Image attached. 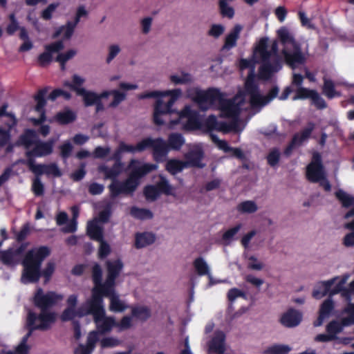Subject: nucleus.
Segmentation results:
<instances>
[{
    "label": "nucleus",
    "instance_id": "nucleus-1",
    "mask_svg": "<svg viewBox=\"0 0 354 354\" xmlns=\"http://www.w3.org/2000/svg\"><path fill=\"white\" fill-rule=\"evenodd\" d=\"M257 63L261 64L259 72L261 79H268L273 73L280 69L277 41H270L268 37L259 39L254 46L252 59L240 60V69L250 68V71L245 83L244 91H240L233 98L227 99L225 93L215 88L203 91L194 87L187 91L188 97L201 109H216L220 111L221 116L232 120L230 123L220 122L214 115H209L205 122L208 129L225 133L231 131L240 133L245 126V122L239 118L243 111L249 108L259 111L277 97L279 92L277 87L272 88L267 95L261 94L254 81L255 64Z\"/></svg>",
    "mask_w": 354,
    "mask_h": 354
},
{
    "label": "nucleus",
    "instance_id": "nucleus-2",
    "mask_svg": "<svg viewBox=\"0 0 354 354\" xmlns=\"http://www.w3.org/2000/svg\"><path fill=\"white\" fill-rule=\"evenodd\" d=\"M64 296L55 292L44 293L41 288H38L34 296V304L41 309L39 315L30 311L27 317L28 333L22 338L21 343L17 347V354H28L30 346L27 345L28 339L32 330L49 329L55 323L57 315L48 308L62 301ZM13 354V353H8Z\"/></svg>",
    "mask_w": 354,
    "mask_h": 354
},
{
    "label": "nucleus",
    "instance_id": "nucleus-3",
    "mask_svg": "<svg viewBox=\"0 0 354 354\" xmlns=\"http://www.w3.org/2000/svg\"><path fill=\"white\" fill-rule=\"evenodd\" d=\"M49 254L50 249L46 246L33 248L27 252L22 261L24 270L21 281L23 283L37 282L41 275L46 279L45 282L49 281L55 269V263L50 261L42 272L40 270L42 261Z\"/></svg>",
    "mask_w": 354,
    "mask_h": 354
},
{
    "label": "nucleus",
    "instance_id": "nucleus-4",
    "mask_svg": "<svg viewBox=\"0 0 354 354\" xmlns=\"http://www.w3.org/2000/svg\"><path fill=\"white\" fill-rule=\"evenodd\" d=\"M350 277L348 273H346L328 280L317 282L313 291V297L319 299L328 294L329 297L331 298L332 296L340 293L341 297L346 302L350 303L354 299V280L348 284V287L346 286Z\"/></svg>",
    "mask_w": 354,
    "mask_h": 354
},
{
    "label": "nucleus",
    "instance_id": "nucleus-5",
    "mask_svg": "<svg viewBox=\"0 0 354 354\" xmlns=\"http://www.w3.org/2000/svg\"><path fill=\"white\" fill-rule=\"evenodd\" d=\"M129 168L131 169V172L127 179L124 181L114 180L109 185V189L113 197L121 194H132L137 189L140 183V178L150 171L156 169L157 165L152 164L140 165L138 160H132L130 162Z\"/></svg>",
    "mask_w": 354,
    "mask_h": 354
},
{
    "label": "nucleus",
    "instance_id": "nucleus-6",
    "mask_svg": "<svg viewBox=\"0 0 354 354\" xmlns=\"http://www.w3.org/2000/svg\"><path fill=\"white\" fill-rule=\"evenodd\" d=\"M182 95L180 88L167 90L165 91H153L140 95V98H157L154 107L153 120L156 124H162L169 115L173 113L172 106Z\"/></svg>",
    "mask_w": 354,
    "mask_h": 354
},
{
    "label": "nucleus",
    "instance_id": "nucleus-7",
    "mask_svg": "<svg viewBox=\"0 0 354 354\" xmlns=\"http://www.w3.org/2000/svg\"><path fill=\"white\" fill-rule=\"evenodd\" d=\"M107 276L105 281L102 283V272L100 266L95 264L93 267L92 279L94 286L91 290V297L95 299H102L101 293L110 292L112 286L115 285V280L123 268L120 259L107 261Z\"/></svg>",
    "mask_w": 354,
    "mask_h": 354
},
{
    "label": "nucleus",
    "instance_id": "nucleus-8",
    "mask_svg": "<svg viewBox=\"0 0 354 354\" xmlns=\"http://www.w3.org/2000/svg\"><path fill=\"white\" fill-rule=\"evenodd\" d=\"M277 35L283 46L282 53L286 63L292 69L304 64L307 52L301 50L300 44L295 41L292 32L288 28L281 27L277 30Z\"/></svg>",
    "mask_w": 354,
    "mask_h": 354
},
{
    "label": "nucleus",
    "instance_id": "nucleus-9",
    "mask_svg": "<svg viewBox=\"0 0 354 354\" xmlns=\"http://www.w3.org/2000/svg\"><path fill=\"white\" fill-rule=\"evenodd\" d=\"M78 301V295L77 294L68 295L66 300V306L60 315L62 321H72L75 322L77 319L91 314L93 308L92 305L95 299L91 297L80 306H77Z\"/></svg>",
    "mask_w": 354,
    "mask_h": 354
},
{
    "label": "nucleus",
    "instance_id": "nucleus-10",
    "mask_svg": "<svg viewBox=\"0 0 354 354\" xmlns=\"http://www.w3.org/2000/svg\"><path fill=\"white\" fill-rule=\"evenodd\" d=\"M19 143L29 149L32 147V150H28L26 155L29 159H32V156L41 157L47 156L52 153L53 142H39L35 131L28 130L22 135L19 140Z\"/></svg>",
    "mask_w": 354,
    "mask_h": 354
},
{
    "label": "nucleus",
    "instance_id": "nucleus-11",
    "mask_svg": "<svg viewBox=\"0 0 354 354\" xmlns=\"http://www.w3.org/2000/svg\"><path fill=\"white\" fill-rule=\"evenodd\" d=\"M91 314L93 315L94 322L97 330L102 333L110 332L116 326V321L113 317L106 316L103 299H95L92 305Z\"/></svg>",
    "mask_w": 354,
    "mask_h": 354
},
{
    "label": "nucleus",
    "instance_id": "nucleus-12",
    "mask_svg": "<svg viewBox=\"0 0 354 354\" xmlns=\"http://www.w3.org/2000/svg\"><path fill=\"white\" fill-rule=\"evenodd\" d=\"M306 178L312 183H319L326 191L330 190L331 186L326 179L319 153H313L312 161L306 168Z\"/></svg>",
    "mask_w": 354,
    "mask_h": 354
},
{
    "label": "nucleus",
    "instance_id": "nucleus-13",
    "mask_svg": "<svg viewBox=\"0 0 354 354\" xmlns=\"http://www.w3.org/2000/svg\"><path fill=\"white\" fill-rule=\"evenodd\" d=\"M136 148L138 153L151 149L156 161H163L168 153L166 142L162 138H145L136 144Z\"/></svg>",
    "mask_w": 354,
    "mask_h": 354
},
{
    "label": "nucleus",
    "instance_id": "nucleus-14",
    "mask_svg": "<svg viewBox=\"0 0 354 354\" xmlns=\"http://www.w3.org/2000/svg\"><path fill=\"white\" fill-rule=\"evenodd\" d=\"M341 322L333 320L326 326V332L336 339L337 335L342 332L344 326L354 324V304L348 303V306L342 311Z\"/></svg>",
    "mask_w": 354,
    "mask_h": 354
},
{
    "label": "nucleus",
    "instance_id": "nucleus-15",
    "mask_svg": "<svg viewBox=\"0 0 354 354\" xmlns=\"http://www.w3.org/2000/svg\"><path fill=\"white\" fill-rule=\"evenodd\" d=\"M87 233L93 240L99 241L100 245L99 248V256L100 258H104L109 255L111 252L109 245L103 240V228L97 224V220L90 221L87 223Z\"/></svg>",
    "mask_w": 354,
    "mask_h": 354
},
{
    "label": "nucleus",
    "instance_id": "nucleus-16",
    "mask_svg": "<svg viewBox=\"0 0 354 354\" xmlns=\"http://www.w3.org/2000/svg\"><path fill=\"white\" fill-rule=\"evenodd\" d=\"M178 117L177 121L171 122V127L178 123H181L187 129H194L199 127L198 113L196 111L192 110L190 106H186L178 113Z\"/></svg>",
    "mask_w": 354,
    "mask_h": 354
},
{
    "label": "nucleus",
    "instance_id": "nucleus-17",
    "mask_svg": "<svg viewBox=\"0 0 354 354\" xmlns=\"http://www.w3.org/2000/svg\"><path fill=\"white\" fill-rule=\"evenodd\" d=\"M82 97L86 106L96 105V111H100L104 110V106L101 102L102 99L106 98L110 95L109 91H105L97 94L95 92L88 91L86 89L78 90V95Z\"/></svg>",
    "mask_w": 354,
    "mask_h": 354
},
{
    "label": "nucleus",
    "instance_id": "nucleus-18",
    "mask_svg": "<svg viewBox=\"0 0 354 354\" xmlns=\"http://www.w3.org/2000/svg\"><path fill=\"white\" fill-rule=\"evenodd\" d=\"M29 169L35 175L46 174L53 176H60L61 171L56 164L51 163L49 165H37L33 159H29L26 162Z\"/></svg>",
    "mask_w": 354,
    "mask_h": 354
},
{
    "label": "nucleus",
    "instance_id": "nucleus-19",
    "mask_svg": "<svg viewBox=\"0 0 354 354\" xmlns=\"http://www.w3.org/2000/svg\"><path fill=\"white\" fill-rule=\"evenodd\" d=\"M204 153L200 145L192 146L189 151L185 154V161L189 167L203 168L205 164L202 162Z\"/></svg>",
    "mask_w": 354,
    "mask_h": 354
},
{
    "label": "nucleus",
    "instance_id": "nucleus-20",
    "mask_svg": "<svg viewBox=\"0 0 354 354\" xmlns=\"http://www.w3.org/2000/svg\"><path fill=\"white\" fill-rule=\"evenodd\" d=\"M102 298L103 297H109L110 304L109 306V310L114 313H121L128 308V305L126 302L120 298V296L116 293L115 290V286H112V288L109 293H101Z\"/></svg>",
    "mask_w": 354,
    "mask_h": 354
},
{
    "label": "nucleus",
    "instance_id": "nucleus-21",
    "mask_svg": "<svg viewBox=\"0 0 354 354\" xmlns=\"http://www.w3.org/2000/svg\"><path fill=\"white\" fill-rule=\"evenodd\" d=\"M301 319L302 315L300 312L290 309L281 315L280 323L285 327L292 328L299 325Z\"/></svg>",
    "mask_w": 354,
    "mask_h": 354
},
{
    "label": "nucleus",
    "instance_id": "nucleus-22",
    "mask_svg": "<svg viewBox=\"0 0 354 354\" xmlns=\"http://www.w3.org/2000/svg\"><path fill=\"white\" fill-rule=\"evenodd\" d=\"M64 48L62 41H55L45 47V52L39 57V62L41 65L45 66L49 64L52 59V53H58Z\"/></svg>",
    "mask_w": 354,
    "mask_h": 354
},
{
    "label": "nucleus",
    "instance_id": "nucleus-23",
    "mask_svg": "<svg viewBox=\"0 0 354 354\" xmlns=\"http://www.w3.org/2000/svg\"><path fill=\"white\" fill-rule=\"evenodd\" d=\"M242 30L243 26L241 24L234 25L225 37L223 49L229 50L234 48L236 46Z\"/></svg>",
    "mask_w": 354,
    "mask_h": 354
},
{
    "label": "nucleus",
    "instance_id": "nucleus-24",
    "mask_svg": "<svg viewBox=\"0 0 354 354\" xmlns=\"http://www.w3.org/2000/svg\"><path fill=\"white\" fill-rule=\"evenodd\" d=\"M225 335L222 331H216L208 344L209 352L223 353L225 351Z\"/></svg>",
    "mask_w": 354,
    "mask_h": 354
},
{
    "label": "nucleus",
    "instance_id": "nucleus-25",
    "mask_svg": "<svg viewBox=\"0 0 354 354\" xmlns=\"http://www.w3.org/2000/svg\"><path fill=\"white\" fill-rule=\"evenodd\" d=\"M48 92L47 88H43L38 91L35 95V100L36 102L35 111L41 114L39 119H32L34 124H39L45 120V115L43 111L44 107L46 105L45 96Z\"/></svg>",
    "mask_w": 354,
    "mask_h": 354
},
{
    "label": "nucleus",
    "instance_id": "nucleus-26",
    "mask_svg": "<svg viewBox=\"0 0 354 354\" xmlns=\"http://www.w3.org/2000/svg\"><path fill=\"white\" fill-rule=\"evenodd\" d=\"M23 248L10 249L0 252V261L5 265L15 266L18 263Z\"/></svg>",
    "mask_w": 354,
    "mask_h": 354
},
{
    "label": "nucleus",
    "instance_id": "nucleus-27",
    "mask_svg": "<svg viewBox=\"0 0 354 354\" xmlns=\"http://www.w3.org/2000/svg\"><path fill=\"white\" fill-rule=\"evenodd\" d=\"M99 333L98 330L90 332L87 337L86 345H80L75 351V354H91L95 348L96 342L98 341Z\"/></svg>",
    "mask_w": 354,
    "mask_h": 354
},
{
    "label": "nucleus",
    "instance_id": "nucleus-28",
    "mask_svg": "<svg viewBox=\"0 0 354 354\" xmlns=\"http://www.w3.org/2000/svg\"><path fill=\"white\" fill-rule=\"evenodd\" d=\"M334 308V302L332 298L328 297L321 305L319 315L317 319L314 322L315 326H321L324 320L327 319Z\"/></svg>",
    "mask_w": 354,
    "mask_h": 354
},
{
    "label": "nucleus",
    "instance_id": "nucleus-29",
    "mask_svg": "<svg viewBox=\"0 0 354 354\" xmlns=\"http://www.w3.org/2000/svg\"><path fill=\"white\" fill-rule=\"evenodd\" d=\"M116 162L113 165L112 167L109 168L106 165H100L98 168L100 172H103L105 175V178L112 179L113 180H116V178L122 171V164L116 159Z\"/></svg>",
    "mask_w": 354,
    "mask_h": 354
},
{
    "label": "nucleus",
    "instance_id": "nucleus-30",
    "mask_svg": "<svg viewBox=\"0 0 354 354\" xmlns=\"http://www.w3.org/2000/svg\"><path fill=\"white\" fill-rule=\"evenodd\" d=\"M336 197L342 203V205L345 207H352V209L346 214L345 218H348L354 216V197L344 192L339 190L335 193Z\"/></svg>",
    "mask_w": 354,
    "mask_h": 354
},
{
    "label": "nucleus",
    "instance_id": "nucleus-31",
    "mask_svg": "<svg viewBox=\"0 0 354 354\" xmlns=\"http://www.w3.org/2000/svg\"><path fill=\"white\" fill-rule=\"evenodd\" d=\"M169 81L174 85L186 84L192 83L194 77L192 74L185 71H179L171 74L169 77Z\"/></svg>",
    "mask_w": 354,
    "mask_h": 354
},
{
    "label": "nucleus",
    "instance_id": "nucleus-32",
    "mask_svg": "<svg viewBox=\"0 0 354 354\" xmlns=\"http://www.w3.org/2000/svg\"><path fill=\"white\" fill-rule=\"evenodd\" d=\"M193 266L198 275H206L209 279L212 280V274L211 273L210 267L204 258H196L193 262Z\"/></svg>",
    "mask_w": 354,
    "mask_h": 354
},
{
    "label": "nucleus",
    "instance_id": "nucleus-33",
    "mask_svg": "<svg viewBox=\"0 0 354 354\" xmlns=\"http://www.w3.org/2000/svg\"><path fill=\"white\" fill-rule=\"evenodd\" d=\"M259 209L257 203L253 200H245L239 203L236 206V210L241 214H252Z\"/></svg>",
    "mask_w": 354,
    "mask_h": 354
},
{
    "label": "nucleus",
    "instance_id": "nucleus-34",
    "mask_svg": "<svg viewBox=\"0 0 354 354\" xmlns=\"http://www.w3.org/2000/svg\"><path fill=\"white\" fill-rule=\"evenodd\" d=\"M156 236L151 232L138 233L136 235L135 246L136 248H142L154 243Z\"/></svg>",
    "mask_w": 354,
    "mask_h": 354
},
{
    "label": "nucleus",
    "instance_id": "nucleus-35",
    "mask_svg": "<svg viewBox=\"0 0 354 354\" xmlns=\"http://www.w3.org/2000/svg\"><path fill=\"white\" fill-rule=\"evenodd\" d=\"M184 143H185V140L181 134H179V133L170 134L168 138V140H167V143L166 142L167 147L168 149H167L168 152L171 149L179 150L181 148V147L183 145Z\"/></svg>",
    "mask_w": 354,
    "mask_h": 354
},
{
    "label": "nucleus",
    "instance_id": "nucleus-36",
    "mask_svg": "<svg viewBox=\"0 0 354 354\" xmlns=\"http://www.w3.org/2000/svg\"><path fill=\"white\" fill-rule=\"evenodd\" d=\"M186 167H189L186 161H182L176 159L169 160L166 164V169L173 175L180 172L184 168Z\"/></svg>",
    "mask_w": 354,
    "mask_h": 354
},
{
    "label": "nucleus",
    "instance_id": "nucleus-37",
    "mask_svg": "<svg viewBox=\"0 0 354 354\" xmlns=\"http://www.w3.org/2000/svg\"><path fill=\"white\" fill-rule=\"evenodd\" d=\"M71 212L73 214L72 219L62 228V231L65 233H71L77 230L80 209L77 206H73L71 207Z\"/></svg>",
    "mask_w": 354,
    "mask_h": 354
},
{
    "label": "nucleus",
    "instance_id": "nucleus-38",
    "mask_svg": "<svg viewBox=\"0 0 354 354\" xmlns=\"http://www.w3.org/2000/svg\"><path fill=\"white\" fill-rule=\"evenodd\" d=\"M133 317L138 319L145 321L151 316L150 309L145 306H138L131 308Z\"/></svg>",
    "mask_w": 354,
    "mask_h": 354
},
{
    "label": "nucleus",
    "instance_id": "nucleus-39",
    "mask_svg": "<svg viewBox=\"0 0 354 354\" xmlns=\"http://www.w3.org/2000/svg\"><path fill=\"white\" fill-rule=\"evenodd\" d=\"M323 93L330 99L341 95L339 92L335 91V84L326 77H324Z\"/></svg>",
    "mask_w": 354,
    "mask_h": 354
},
{
    "label": "nucleus",
    "instance_id": "nucleus-40",
    "mask_svg": "<svg viewBox=\"0 0 354 354\" xmlns=\"http://www.w3.org/2000/svg\"><path fill=\"white\" fill-rule=\"evenodd\" d=\"M314 125L313 124H309L308 126L306 127L300 133L296 134L292 142V146L299 145L304 141L307 140L312 133Z\"/></svg>",
    "mask_w": 354,
    "mask_h": 354
},
{
    "label": "nucleus",
    "instance_id": "nucleus-41",
    "mask_svg": "<svg viewBox=\"0 0 354 354\" xmlns=\"http://www.w3.org/2000/svg\"><path fill=\"white\" fill-rule=\"evenodd\" d=\"M85 82V79L78 75H74L72 77V82H64V85L75 91L78 95V90L85 89L82 86Z\"/></svg>",
    "mask_w": 354,
    "mask_h": 354
},
{
    "label": "nucleus",
    "instance_id": "nucleus-42",
    "mask_svg": "<svg viewBox=\"0 0 354 354\" xmlns=\"http://www.w3.org/2000/svg\"><path fill=\"white\" fill-rule=\"evenodd\" d=\"M75 119V114L69 109H64L59 112L56 116L55 120L60 124H68Z\"/></svg>",
    "mask_w": 354,
    "mask_h": 354
},
{
    "label": "nucleus",
    "instance_id": "nucleus-43",
    "mask_svg": "<svg viewBox=\"0 0 354 354\" xmlns=\"http://www.w3.org/2000/svg\"><path fill=\"white\" fill-rule=\"evenodd\" d=\"M122 153H138L136 145H129L125 142H121L119 144V147L113 155V158L120 159V155Z\"/></svg>",
    "mask_w": 354,
    "mask_h": 354
},
{
    "label": "nucleus",
    "instance_id": "nucleus-44",
    "mask_svg": "<svg viewBox=\"0 0 354 354\" xmlns=\"http://www.w3.org/2000/svg\"><path fill=\"white\" fill-rule=\"evenodd\" d=\"M291 347L286 344H274L264 351V354H288Z\"/></svg>",
    "mask_w": 354,
    "mask_h": 354
},
{
    "label": "nucleus",
    "instance_id": "nucleus-45",
    "mask_svg": "<svg viewBox=\"0 0 354 354\" xmlns=\"http://www.w3.org/2000/svg\"><path fill=\"white\" fill-rule=\"evenodd\" d=\"M19 37L24 41L19 49L20 52H26L32 48L33 44L30 40L28 32L24 27L20 28Z\"/></svg>",
    "mask_w": 354,
    "mask_h": 354
},
{
    "label": "nucleus",
    "instance_id": "nucleus-46",
    "mask_svg": "<svg viewBox=\"0 0 354 354\" xmlns=\"http://www.w3.org/2000/svg\"><path fill=\"white\" fill-rule=\"evenodd\" d=\"M130 214L133 217L141 220L149 219L153 217V214L150 210L136 207H133L131 209Z\"/></svg>",
    "mask_w": 354,
    "mask_h": 354
},
{
    "label": "nucleus",
    "instance_id": "nucleus-47",
    "mask_svg": "<svg viewBox=\"0 0 354 354\" xmlns=\"http://www.w3.org/2000/svg\"><path fill=\"white\" fill-rule=\"evenodd\" d=\"M77 24L74 22H68L66 26L61 27L55 33V37L61 36L66 39H70Z\"/></svg>",
    "mask_w": 354,
    "mask_h": 354
},
{
    "label": "nucleus",
    "instance_id": "nucleus-48",
    "mask_svg": "<svg viewBox=\"0 0 354 354\" xmlns=\"http://www.w3.org/2000/svg\"><path fill=\"white\" fill-rule=\"evenodd\" d=\"M225 27L224 25L221 24H213L209 26L207 35L214 39H218L225 32Z\"/></svg>",
    "mask_w": 354,
    "mask_h": 354
},
{
    "label": "nucleus",
    "instance_id": "nucleus-49",
    "mask_svg": "<svg viewBox=\"0 0 354 354\" xmlns=\"http://www.w3.org/2000/svg\"><path fill=\"white\" fill-rule=\"evenodd\" d=\"M219 12L221 15L228 19H232L234 15V10L229 4V2H225L224 1H218V2Z\"/></svg>",
    "mask_w": 354,
    "mask_h": 354
},
{
    "label": "nucleus",
    "instance_id": "nucleus-50",
    "mask_svg": "<svg viewBox=\"0 0 354 354\" xmlns=\"http://www.w3.org/2000/svg\"><path fill=\"white\" fill-rule=\"evenodd\" d=\"M246 260L248 268L251 270L260 271L265 267L263 262L254 255L246 257Z\"/></svg>",
    "mask_w": 354,
    "mask_h": 354
},
{
    "label": "nucleus",
    "instance_id": "nucleus-51",
    "mask_svg": "<svg viewBox=\"0 0 354 354\" xmlns=\"http://www.w3.org/2000/svg\"><path fill=\"white\" fill-rule=\"evenodd\" d=\"M121 47L118 44H112L107 48V55L106 57L105 62L107 64H109L120 53Z\"/></svg>",
    "mask_w": 354,
    "mask_h": 354
},
{
    "label": "nucleus",
    "instance_id": "nucleus-52",
    "mask_svg": "<svg viewBox=\"0 0 354 354\" xmlns=\"http://www.w3.org/2000/svg\"><path fill=\"white\" fill-rule=\"evenodd\" d=\"M113 95V101L109 104V107L115 108L126 98V93L119 90L109 91Z\"/></svg>",
    "mask_w": 354,
    "mask_h": 354
},
{
    "label": "nucleus",
    "instance_id": "nucleus-53",
    "mask_svg": "<svg viewBox=\"0 0 354 354\" xmlns=\"http://www.w3.org/2000/svg\"><path fill=\"white\" fill-rule=\"evenodd\" d=\"M344 227L346 229L353 230V232L347 234L344 236L343 239V244L346 247L354 245V220L351 222L345 223Z\"/></svg>",
    "mask_w": 354,
    "mask_h": 354
},
{
    "label": "nucleus",
    "instance_id": "nucleus-54",
    "mask_svg": "<svg viewBox=\"0 0 354 354\" xmlns=\"http://www.w3.org/2000/svg\"><path fill=\"white\" fill-rule=\"evenodd\" d=\"M76 53H77L76 50L70 49V50H67L66 52L59 53L57 55V57L56 58V61L58 62L61 64L62 70L64 69L65 63L66 62H68V60H70L71 59H72L76 55Z\"/></svg>",
    "mask_w": 354,
    "mask_h": 354
},
{
    "label": "nucleus",
    "instance_id": "nucleus-55",
    "mask_svg": "<svg viewBox=\"0 0 354 354\" xmlns=\"http://www.w3.org/2000/svg\"><path fill=\"white\" fill-rule=\"evenodd\" d=\"M156 185L160 193L162 192L167 195L172 194L174 189L165 178L160 176V180Z\"/></svg>",
    "mask_w": 354,
    "mask_h": 354
},
{
    "label": "nucleus",
    "instance_id": "nucleus-56",
    "mask_svg": "<svg viewBox=\"0 0 354 354\" xmlns=\"http://www.w3.org/2000/svg\"><path fill=\"white\" fill-rule=\"evenodd\" d=\"M314 91L315 90H310L302 86L297 88L295 90L296 95L293 97L292 100H297L299 99H310Z\"/></svg>",
    "mask_w": 354,
    "mask_h": 354
},
{
    "label": "nucleus",
    "instance_id": "nucleus-57",
    "mask_svg": "<svg viewBox=\"0 0 354 354\" xmlns=\"http://www.w3.org/2000/svg\"><path fill=\"white\" fill-rule=\"evenodd\" d=\"M144 193L147 199L150 201H154L160 194L157 185L147 186L145 188Z\"/></svg>",
    "mask_w": 354,
    "mask_h": 354
},
{
    "label": "nucleus",
    "instance_id": "nucleus-58",
    "mask_svg": "<svg viewBox=\"0 0 354 354\" xmlns=\"http://www.w3.org/2000/svg\"><path fill=\"white\" fill-rule=\"evenodd\" d=\"M240 297L244 299L246 298V295L243 291L236 288L229 290L227 292V299L231 303L235 301L236 299Z\"/></svg>",
    "mask_w": 354,
    "mask_h": 354
},
{
    "label": "nucleus",
    "instance_id": "nucleus-59",
    "mask_svg": "<svg viewBox=\"0 0 354 354\" xmlns=\"http://www.w3.org/2000/svg\"><path fill=\"white\" fill-rule=\"evenodd\" d=\"M241 225L239 224L226 231L223 235V241H225L227 243H229L232 240L234 235H236L237 232L241 230Z\"/></svg>",
    "mask_w": 354,
    "mask_h": 354
},
{
    "label": "nucleus",
    "instance_id": "nucleus-60",
    "mask_svg": "<svg viewBox=\"0 0 354 354\" xmlns=\"http://www.w3.org/2000/svg\"><path fill=\"white\" fill-rule=\"evenodd\" d=\"M10 23L8 24L6 28V32L9 35L14 34L17 30H20L21 27H19V24L15 19V15L11 14L9 17Z\"/></svg>",
    "mask_w": 354,
    "mask_h": 354
},
{
    "label": "nucleus",
    "instance_id": "nucleus-61",
    "mask_svg": "<svg viewBox=\"0 0 354 354\" xmlns=\"http://www.w3.org/2000/svg\"><path fill=\"white\" fill-rule=\"evenodd\" d=\"M279 157V151L277 149H272L267 157L268 164L272 167L275 166L278 163Z\"/></svg>",
    "mask_w": 354,
    "mask_h": 354
},
{
    "label": "nucleus",
    "instance_id": "nucleus-62",
    "mask_svg": "<svg viewBox=\"0 0 354 354\" xmlns=\"http://www.w3.org/2000/svg\"><path fill=\"white\" fill-rule=\"evenodd\" d=\"M100 344L102 348L115 347L120 344V341L117 338L109 337L102 339Z\"/></svg>",
    "mask_w": 354,
    "mask_h": 354
},
{
    "label": "nucleus",
    "instance_id": "nucleus-63",
    "mask_svg": "<svg viewBox=\"0 0 354 354\" xmlns=\"http://www.w3.org/2000/svg\"><path fill=\"white\" fill-rule=\"evenodd\" d=\"M153 19L151 17L143 18L140 21L141 31L143 34L147 35L151 31Z\"/></svg>",
    "mask_w": 354,
    "mask_h": 354
},
{
    "label": "nucleus",
    "instance_id": "nucleus-64",
    "mask_svg": "<svg viewBox=\"0 0 354 354\" xmlns=\"http://www.w3.org/2000/svg\"><path fill=\"white\" fill-rule=\"evenodd\" d=\"M32 191L36 196H41L44 194V185L39 178L33 180Z\"/></svg>",
    "mask_w": 354,
    "mask_h": 354
}]
</instances>
